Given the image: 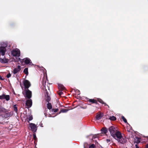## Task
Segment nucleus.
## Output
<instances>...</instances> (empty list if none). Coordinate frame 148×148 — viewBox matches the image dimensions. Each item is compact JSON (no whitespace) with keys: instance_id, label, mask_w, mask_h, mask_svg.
I'll return each instance as SVG.
<instances>
[{"instance_id":"11","label":"nucleus","mask_w":148,"mask_h":148,"mask_svg":"<svg viewBox=\"0 0 148 148\" xmlns=\"http://www.w3.org/2000/svg\"><path fill=\"white\" fill-rule=\"evenodd\" d=\"M27 100L26 102V106H27V108H29L31 107L32 105V101L31 99Z\"/></svg>"},{"instance_id":"32","label":"nucleus","mask_w":148,"mask_h":148,"mask_svg":"<svg viewBox=\"0 0 148 148\" xmlns=\"http://www.w3.org/2000/svg\"><path fill=\"white\" fill-rule=\"evenodd\" d=\"M97 135H94L92 137V139H95V138H96L97 137Z\"/></svg>"},{"instance_id":"3","label":"nucleus","mask_w":148,"mask_h":148,"mask_svg":"<svg viewBox=\"0 0 148 148\" xmlns=\"http://www.w3.org/2000/svg\"><path fill=\"white\" fill-rule=\"evenodd\" d=\"M0 115L5 118L9 117L10 114L5 109L3 108H0Z\"/></svg>"},{"instance_id":"29","label":"nucleus","mask_w":148,"mask_h":148,"mask_svg":"<svg viewBox=\"0 0 148 148\" xmlns=\"http://www.w3.org/2000/svg\"><path fill=\"white\" fill-rule=\"evenodd\" d=\"M11 76V74L10 73H9L7 75H6V77L7 78H9Z\"/></svg>"},{"instance_id":"10","label":"nucleus","mask_w":148,"mask_h":148,"mask_svg":"<svg viewBox=\"0 0 148 148\" xmlns=\"http://www.w3.org/2000/svg\"><path fill=\"white\" fill-rule=\"evenodd\" d=\"M23 61H24L26 64H29L30 65H33L30 59L28 58H25L23 59Z\"/></svg>"},{"instance_id":"15","label":"nucleus","mask_w":148,"mask_h":148,"mask_svg":"<svg viewBox=\"0 0 148 148\" xmlns=\"http://www.w3.org/2000/svg\"><path fill=\"white\" fill-rule=\"evenodd\" d=\"M46 78L45 79L44 78L43 80L42 81V85L44 86V87L45 88H46L45 85H46Z\"/></svg>"},{"instance_id":"26","label":"nucleus","mask_w":148,"mask_h":148,"mask_svg":"<svg viewBox=\"0 0 148 148\" xmlns=\"http://www.w3.org/2000/svg\"><path fill=\"white\" fill-rule=\"evenodd\" d=\"M89 148H95V146L94 144H92L90 146Z\"/></svg>"},{"instance_id":"23","label":"nucleus","mask_w":148,"mask_h":148,"mask_svg":"<svg viewBox=\"0 0 148 148\" xmlns=\"http://www.w3.org/2000/svg\"><path fill=\"white\" fill-rule=\"evenodd\" d=\"M122 119H123V121H124V122L125 123H127V121L126 119L123 116H122Z\"/></svg>"},{"instance_id":"1","label":"nucleus","mask_w":148,"mask_h":148,"mask_svg":"<svg viewBox=\"0 0 148 148\" xmlns=\"http://www.w3.org/2000/svg\"><path fill=\"white\" fill-rule=\"evenodd\" d=\"M109 130L111 136L114 139L116 138L117 136L120 133L119 131L117 130L115 127L113 126L110 127Z\"/></svg>"},{"instance_id":"8","label":"nucleus","mask_w":148,"mask_h":148,"mask_svg":"<svg viewBox=\"0 0 148 148\" xmlns=\"http://www.w3.org/2000/svg\"><path fill=\"white\" fill-rule=\"evenodd\" d=\"M23 83L25 88L28 89L31 86L30 82L27 80H25L23 81Z\"/></svg>"},{"instance_id":"37","label":"nucleus","mask_w":148,"mask_h":148,"mask_svg":"<svg viewBox=\"0 0 148 148\" xmlns=\"http://www.w3.org/2000/svg\"><path fill=\"white\" fill-rule=\"evenodd\" d=\"M1 76L0 75V79H1Z\"/></svg>"},{"instance_id":"4","label":"nucleus","mask_w":148,"mask_h":148,"mask_svg":"<svg viewBox=\"0 0 148 148\" xmlns=\"http://www.w3.org/2000/svg\"><path fill=\"white\" fill-rule=\"evenodd\" d=\"M7 46V44L6 42H3L1 44L0 47V53L2 55L4 56L6 51V47Z\"/></svg>"},{"instance_id":"19","label":"nucleus","mask_w":148,"mask_h":148,"mask_svg":"<svg viewBox=\"0 0 148 148\" xmlns=\"http://www.w3.org/2000/svg\"><path fill=\"white\" fill-rule=\"evenodd\" d=\"M59 88H60V89H61L62 90H64L65 89V88L64 87V86L63 85H61V84L59 86Z\"/></svg>"},{"instance_id":"9","label":"nucleus","mask_w":148,"mask_h":148,"mask_svg":"<svg viewBox=\"0 0 148 148\" xmlns=\"http://www.w3.org/2000/svg\"><path fill=\"white\" fill-rule=\"evenodd\" d=\"M5 99V100L8 101L10 100V97L9 95H5L4 94L0 95V99Z\"/></svg>"},{"instance_id":"35","label":"nucleus","mask_w":148,"mask_h":148,"mask_svg":"<svg viewBox=\"0 0 148 148\" xmlns=\"http://www.w3.org/2000/svg\"><path fill=\"white\" fill-rule=\"evenodd\" d=\"M136 148H139V147L137 146V145H136Z\"/></svg>"},{"instance_id":"5","label":"nucleus","mask_w":148,"mask_h":148,"mask_svg":"<svg viewBox=\"0 0 148 148\" xmlns=\"http://www.w3.org/2000/svg\"><path fill=\"white\" fill-rule=\"evenodd\" d=\"M11 54L14 56L18 57L20 55V51L18 49L16 48L12 51Z\"/></svg>"},{"instance_id":"16","label":"nucleus","mask_w":148,"mask_h":148,"mask_svg":"<svg viewBox=\"0 0 148 148\" xmlns=\"http://www.w3.org/2000/svg\"><path fill=\"white\" fill-rule=\"evenodd\" d=\"M47 108L49 110L52 108V107L51 104L50 103H48L47 104Z\"/></svg>"},{"instance_id":"17","label":"nucleus","mask_w":148,"mask_h":148,"mask_svg":"<svg viewBox=\"0 0 148 148\" xmlns=\"http://www.w3.org/2000/svg\"><path fill=\"white\" fill-rule=\"evenodd\" d=\"M109 119L111 120H115L116 119V118L114 116L110 117Z\"/></svg>"},{"instance_id":"14","label":"nucleus","mask_w":148,"mask_h":148,"mask_svg":"<svg viewBox=\"0 0 148 148\" xmlns=\"http://www.w3.org/2000/svg\"><path fill=\"white\" fill-rule=\"evenodd\" d=\"M0 62L2 63H6L8 62V60L5 58H0Z\"/></svg>"},{"instance_id":"24","label":"nucleus","mask_w":148,"mask_h":148,"mask_svg":"<svg viewBox=\"0 0 148 148\" xmlns=\"http://www.w3.org/2000/svg\"><path fill=\"white\" fill-rule=\"evenodd\" d=\"M89 101L93 103H96V101L94 99H90Z\"/></svg>"},{"instance_id":"13","label":"nucleus","mask_w":148,"mask_h":148,"mask_svg":"<svg viewBox=\"0 0 148 148\" xmlns=\"http://www.w3.org/2000/svg\"><path fill=\"white\" fill-rule=\"evenodd\" d=\"M21 70V66H20L18 65L17 68H15L13 71V73L14 74H16L20 71Z\"/></svg>"},{"instance_id":"31","label":"nucleus","mask_w":148,"mask_h":148,"mask_svg":"<svg viewBox=\"0 0 148 148\" xmlns=\"http://www.w3.org/2000/svg\"><path fill=\"white\" fill-rule=\"evenodd\" d=\"M33 119L32 116H29V121H31Z\"/></svg>"},{"instance_id":"2","label":"nucleus","mask_w":148,"mask_h":148,"mask_svg":"<svg viewBox=\"0 0 148 148\" xmlns=\"http://www.w3.org/2000/svg\"><path fill=\"white\" fill-rule=\"evenodd\" d=\"M115 139L117 140L118 142L122 144H124L127 141L126 138L125 136H123L121 132L117 136Z\"/></svg>"},{"instance_id":"38","label":"nucleus","mask_w":148,"mask_h":148,"mask_svg":"<svg viewBox=\"0 0 148 148\" xmlns=\"http://www.w3.org/2000/svg\"><path fill=\"white\" fill-rule=\"evenodd\" d=\"M41 127H43V126H42V125H41Z\"/></svg>"},{"instance_id":"30","label":"nucleus","mask_w":148,"mask_h":148,"mask_svg":"<svg viewBox=\"0 0 148 148\" xmlns=\"http://www.w3.org/2000/svg\"><path fill=\"white\" fill-rule=\"evenodd\" d=\"M58 94L59 95H61L63 94V93L62 91H60L58 92Z\"/></svg>"},{"instance_id":"6","label":"nucleus","mask_w":148,"mask_h":148,"mask_svg":"<svg viewBox=\"0 0 148 148\" xmlns=\"http://www.w3.org/2000/svg\"><path fill=\"white\" fill-rule=\"evenodd\" d=\"M25 97L28 99H30L31 97L32 94L31 91L28 89H26L25 90Z\"/></svg>"},{"instance_id":"27","label":"nucleus","mask_w":148,"mask_h":148,"mask_svg":"<svg viewBox=\"0 0 148 148\" xmlns=\"http://www.w3.org/2000/svg\"><path fill=\"white\" fill-rule=\"evenodd\" d=\"M58 109H53L51 111L52 112H57L58 111Z\"/></svg>"},{"instance_id":"25","label":"nucleus","mask_w":148,"mask_h":148,"mask_svg":"<svg viewBox=\"0 0 148 148\" xmlns=\"http://www.w3.org/2000/svg\"><path fill=\"white\" fill-rule=\"evenodd\" d=\"M14 111L16 112H17V107L16 106V105H14Z\"/></svg>"},{"instance_id":"34","label":"nucleus","mask_w":148,"mask_h":148,"mask_svg":"<svg viewBox=\"0 0 148 148\" xmlns=\"http://www.w3.org/2000/svg\"><path fill=\"white\" fill-rule=\"evenodd\" d=\"M106 141L107 142H109L110 141V140L109 139H107Z\"/></svg>"},{"instance_id":"22","label":"nucleus","mask_w":148,"mask_h":148,"mask_svg":"<svg viewBox=\"0 0 148 148\" xmlns=\"http://www.w3.org/2000/svg\"><path fill=\"white\" fill-rule=\"evenodd\" d=\"M46 100L47 102H49L50 100V97L48 96L47 95L46 97Z\"/></svg>"},{"instance_id":"18","label":"nucleus","mask_w":148,"mask_h":148,"mask_svg":"<svg viewBox=\"0 0 148 148\" xmlns=\"http://www.w3.org/2000/svg\"><path fill=\"white\" fill-rule=\"evenodd\" d=\"M68 110L66 109H62L60 111V112L59 113V114L61 112L65 113L66 112L68 111Z\"/></svg>"},{"instance_id":"28","label":"nucleus","mask_w":148,"mask_h":148,"mask_svg":"<svg viewBox=\"0 0 148 148\" xmlns=\"http://www.w3.org/2000/svg\"><path fill=\"white\" fill-rule=\"evenodd\" d=\"M98 101L99 102L102 104H105L103 101L101 99H98Z\"/></svg>"},{"instance_id":"12","label":"nucleus","mask_w":148,"mask_h":148,"mask_svg":"<svg viewBox=\"0 0 148 148\" xmlns=\"http://www.w3.org/2000/svg\"><path fill=\"white\" fill-rule=\"evenodd\" d=\"M103 116V114L101 113H98L96 116V119L97 120H99Z\"/></svg>"},{"instance_id":"7","label":"nucleus","mask_w":148,"mask_h":148,"mask_svg":"<svg viewBox=\"0 0 148 148\" xmlns=\"http://www.w3.org/2000/svg\"><path fill=\"white\" fill-rule=\"evenodd\" d=\"M29 127L31 130L34 132H36L37 130L36 125L34 123H31L29 124Z\"/></svg>"},{"instance_id":"21","label":"nucleus","mask_w":148,"mask_h":148,"mask_svg":"<svg viewBox=\"0 0 148 148\" xmlns=\"http://www.w3.org/2000/svg\"><path fill=\"white\" fill-rule=\"evenodd\" d=\"M24 72L26 75H27L28 73V69L25 68L24 70Z\"/></svg>"},{"instance_id":"33","label":"nucleus","mask_w":148,"mask_h":148,"mask_svg":"<svg viewBox=\"0 0 148 148\" xmlns=\"http://www.w3.org/2000/svg\"><path fill=\"white\" fill-rule=\"evenodd\" d=\"M36 138V135L35 134H34V139H35V138Z\"/></svg>"},{"instance_id":"20","label":"nucleus","mask_w":148,"mask_h":148,"mask_svg":"<svg viewBox=\"0 0 148 148\" xmlns=\"http://www.w3.org/2000/svg\"><path fill=\"white\" fill-rule=\"evenodd\" d=\"M101 130L105 133H107L108 131L107 130L106 128H103Z\"/></svg>"},{"instance_id":"36","label":"nucleus","mask_w":148,"mask_h":148,"mask_svg":"<svg viewBox=\"0 0 148 148\" xmlns=\"http://www.w3.org/2000/svg\"><path fill=\"white\" fill-rule=\"evenodd\" d=\"M146 147L147 148H148V144L146 145Z\"/></svg>"}]
</instances>
